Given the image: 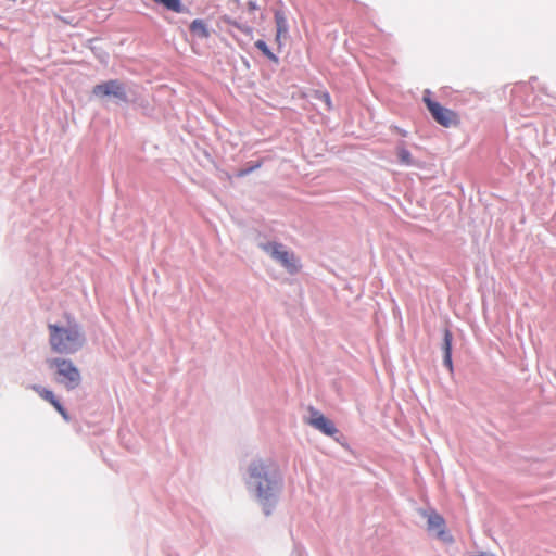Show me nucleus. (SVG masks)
<instances>
[{"mask_svg":"<svg viewBox=\"0 0 556 556\" xmlns=\"http://www.w3.org/2000/svg\"><path fill=\"white\" fill-rule=\"evenodd\" d=\"M49 344L56 354L72 355L77 353L86 343L81 326L70 320L67 326L48 324Z\"/></svg>","mask_w":556,"mask_h":556,"instance_id":"nucleus-1","label":"nucleus"},{"mask_svg":"<svg viewBox=\"0 0 556 556\" xmlns=\"http://www.w3.org/2000/svg\"><path fill=\"white\" fill-rule=\"evenodd\" d=\"M250 481L260 500H268L278 490L280 478L275 465L254 460L249 466Z\"/></svg>","mask_w":556,"mask_h":556,"instance_id":"nucleus-2","label":"nucleus"},{"mask_svg":"<svg viewBox=\"0 0 556 556\" xmlns=\"http://www.w3.org/2000/svg\"><path fill=\"white\" fill-rule=\"evenodd\" d=\"M51 368L56 369V381L63 384L66 389L73 390L80 384L81 377L79 369L74 363L66 358H52L48 361Z\"/></svg>","mask_w":556,"mask_h":556,"instance_id":"nucleus-3","label":"nucleus"},{"mask_svg":"<svg viewBox=\"0 0 556 556\" xmlns=\"http://www.w3.org/2000/svg\"><path fill=\"white\" fill-rule=\"evenodd\" d=\"M422 100L430 112L432 118L445 128L457 127L460 124V117L457 112L441 105L431 99V91L425 90Z\"/></svg>","mask_w":556,"mask_h":556,"instance_id":"nucleus-4","label":"nucleus"},{"mask_svg":"<svg viewBox=\"0 0 556 556\" xmlns=\"http://www.w3.org/2000/svg\"><path fill=\"white\" fill-rule=\"evenodd\" d=\"M263 251L277 261L289 274H296L301 265L294 253L287 250L281 243L267 242L262 244Z\"/></svg>","mask_w":556,"mask_h":556,"instance_id":"nucleus-5","label":"nucleus"},{"mask_svg":"<svg viewBox=\"0 0 556 556\" xmlns=\"http://www.w3.org/2000/svg\"><path fill=\"white\" fill-rule=\"evenodd\" d=\"M92 94L97 98L115 97L122 101H127L125 86L117 79H111L96 85L92 88Z\"/></svg>","mask_w":556,"mask_h":556,"instance_id":"nucleus-6","label":"nucleus"},{"mask_svg":"<svg viewBox=\"0 0 556 556\" xmlns=\"http://www.w3.org/2000/svg\"><path fill=\"white\" fill-rule=\"evenodd\" d=\"M311 417L307 419V424L315 429L319 430L326 435L332 437L338 430L334 424L324 416L320 412L314 408H309Z\"/></svg>","mask_w":556,"mask_h":556,"instance_id":"nucleus-7","label":"nucleus"},{"mask_svg":"<svg viewBox=\"0 0 556 556\" xmlns=\"http://www.w3.org/2000/svg\"><path fill=\"white\" fill-rule=\"evenodd\" d=\"M31 389L45 401L49 402L59 413L60 415L65 419L70 420V416L65 408L62 406V404L59 402V400L55 397L52 391L45 389L40 386L34 384Z\"/></svg>","mask_w":556,"mask_h":556,"instance_id":"nucleus-8","label":"nucleus"},{"mask_svg":"<svg viewBox=\"0 0 556 556\" xmlns=\"http://www.w3.org/2000/svg\"><path fill=\"white\" fill-rule=\"evenodd\" d=\"M428 530L442 540L446 539L445 521L439 514L433 513L428 516Z\"/></svg>","mask_w":556,"mask_h":556,"instance_id":"nucleus-9","label":"nucleus"},{"mask_svg":"<svg viewBox=\"0 0 556 556\" xmlns=\"http://www.w3.org/2000/svg\"><path fill=\"white\" fill-rule=\"evenodd\" d=\"M452 340L453 334L448 329L444 330V338H443V352H444V365L452 371L453 370V363H452Z\"/></svg>","mask_w":556,"mask_h":556,"instance_id":"nucleus-10","label":"nucleus"},{"mask_svg":"<svg viewBox=\"0 0 556 556\" xmlns=\"http://www.w3.org/2000/svg\"><path fill=\"white\" fill-rule=\"evenodd\" d=\"M275 23H276V28H277L275 40L280 46L281 39L283 37H286V35L288 33V23H287L285 15L281 12H276Z\"/></svg>","mask_w":556,"mask_h":556,"instance_id":"nucleus-11","label":"nucleus"},{"mask_svg":"<svg viewBox=\"0 0 556 556\" xmlns=\"http://www.w3.org/2000/svg\"><path fill=\"white\" fill-rule=\"evenodd\" d=\"M190 31L201 39L210 37V30L206 23L203 20L197 18L190 24Z\"/></svg>","mask_w":556,"mask_h":556,"instance_id":"nucleus-12","label":"nucleus"},{"mask_svg":"<svg viewBox=\"0 0 556 556\" xmlns=\"http://www.w3.org/2000/svg\"><path fill=\"white\" fill-rule=\"evenodd\" d=\"M156 4L164 7L165 9L175 12L181 13L185 9L182 2L180 0H153Z\"/></svg>","mask_w":556,"mask_h":556,"instance_id":"nucleus-13","label":"nucleus"},{"mask_svg":"<svg viewBox=\"0 0 556 556\" xmlns=\"http://www.w3.org/2000/svg\"><path fill=\"white\" fill-rule=\"evenodd\" d=\"M397 157L403 165L409 166L413 164L410 152L403 146L397 147Z\"/></svg>","mask_w":556,"mask_h":556,"instance_id":"nucleus-14","label":"nucleus"},{"mask_svg":"<svg viewBox=\"0 0 556 556\" xmlns=\"http://www.w3.org/2000/svg\"><path fill=\"white\" fill-rule=\"evenodd\" d=\"M255 47L263 52L269 60L278 62V58L268 49L267 45L263 40H257Z\"/></svg>","mask_w":556,"mask_h":556,"instance_id":"nucleus-15","label":"nucleus"},{"mask_svg":"<svg viewBox=\"0 0 556 556\" xmlns=\"http://www.w3.org/2000/svg\"><path fill=\"white\" fill-rule=\"evenodd\" d=\"M316 98L324 102L328 111L332 109L331 98L328 92H317Z\"/></svg>","mask_w":556,"mask_h":556,"instance_id":"nucleus-16","label":"nucleus"},{"mask_svg":"<svg viewBox=\"0 0 556 556\" xmlns=\"http://www.w3.org/2000/svg\"><path fill=\"white\" fill-rule=\"evenodd\" d=\"M258 167H261V163H260V162H258V163H256L255 165H253V166H251V167L247 168V169H241V170H239L238 176H239V177L245 176V175H248L249 173H251L253 169H256V168H258Z\"/></svg>","mask_w":556,"mask_h":556,"instance_id":"nucleus-17","label":"nucleus"}]
</instances>
